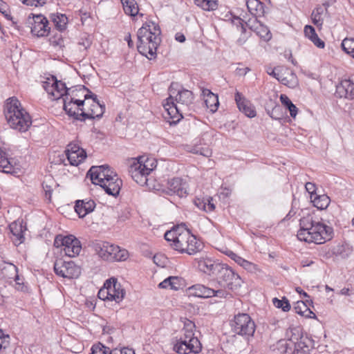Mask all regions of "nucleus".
<instances>
[{
  "instance_id": "obj_60",
  "label": "nucleus",
  "mask_w": 354,
  "mask_h": 354,
  "mask_svg": "<svg viewBox=\"0 0 354 354\" xmlns=\"http://www.w3.org/2000/svg\"><path fill=\"white\" fill-rule=\"evenodd\" d=\"M305 187L306 191L310 194V198H313V196L317 194L315 193V185L314 183L310 182L306 183Z\"/></svg>"
},
{
  "instance_id": "obj_8",
  "label": "nucleus",
  "mask_w": 354,
  "mask_h": 354,
  "mask_svg": "<svg viewBox=\"0 0 354 354\" xmlns=\"http://www.w3.org/2000/svg\"><path fill=\"white\" fill-rule=\"evenodd\" d=\"M183 225L182 231L176 238L175 243H171V247L180 253H187L189 255L196 254L203 248L202 243L192 234L189 230Z\"/></svg>"
},
{
  "instance_id": "obj_43",
  "label": "nucleus",
  "mask_w": 354,
  "mask_h": 354,
  "mask_svg": "<svg viewBox=\"0 0 354 354\" xmlns=\"http://www.w3.org/2000/svg\"><path fill=\"white\" fill-rule=\"evenodd\" d=\"M183 225H178L174 227L171 230L167 231L165 234V240L169 242H171V243H175L176 238H178V234H180L182 231Z\"/></svg>"
},
{
  "instance_id": "obj_63",
  "label": "nucleus",
  "mask_w": 354,
  "mask_h": 354,
  "mask_svg": "<svg viewBox=\"0 0 354 354\" xmlns=\"http://www.w3.org/2000/svg\"><path fill=\"white\" fill-rule=\"evenodd\" d=\"M227 255L230 257L232 260H234L236 263L239 264L241 261L243 259L242 257H239L236 253L233 252L232 251H229L227 253Z\"/></svg>"
},
{
  "instance_id": "obj_17",
  "label": "nucleus",
  "mask_w": 354,
  "mask_h": 354,
  "mask_svg": "<svg viewBox=\"0 0 354 354\" xmlns=\"http://www.w3.org/2000/svg\"><path fill=\"white\" fill-rule=\"evenodd\" d=\"M104 109V106L99 101H93L90 104V107L82 110L81 115L84 118V121L86 119H100L102 117Z\"/></svg>"
},
{
  "instance_id": "obj_18",
  "label": "nucleus",
  "mask_w": 354,
  "mask_h": 354,
  "mask_svg": "<svg viewBox=\"0 0 354 354\" xmlns=\"http://www.w3.org/2000/svg\"><path fill=\"white\" fill-rule=\"evenodd\" d=\"M195 263L197 264L198 270L207 274H214L216 270L218 268L220 263H216L210 258L207 257H201L195 259Z\"/></svg>"
},
{
  "instance_id": "obj_3",
  "label": "nucleus",
  "mask_w": 354,
  "mask_h": 354,
  "mask_svg": "<svg viewBox=\"0 0 354 354\" xmlns=\"http://www.w3.org/2000/svg\"><path fill=\"white\" fill-rule=\"evenodd\" d=\"M160 34V27L156 23L149 21L144 24L137 33L138 52L148 59L155 57L161 41Z\"/></svg>"
},
{
  "instance_id": "obj_34",
  "label": "nucleus",
  "mask_w": 354,
  "mask_h": 354,
  "mask_svg": "<svg viewBox=\"0 0 354 354\" xmlns=\"http://www.w3.org/2000/svg\"><path fill=\"white\" fill-rule=\"evenodd\" d=\"M50 19L58 30L63 31L66 28L68 18L66 15L58 12L51 13Z\"/></svg>"
},
{
  "instance_id": "obj_42",
  "label": "nucleus",
  "mask_w": 354,
  "mask_h": 354,
  "mask_svg": "<svg viewBox=\"0 0 354 354\" xmlns=\"http://www.w3.org/2000/svg\"><path fill=\"white\" fill-rule=\"evenodd\" d=\"M254 32H255L257 35L264 41H269L272 38V35L269 28L261 22L257 24V27H255Z\"/></svg>"
},
{
  "instance_id": "obj_12",
  "label": "nucleus",
  "mask_w": 354,
  "mask_h": 354,
  "mask_svg": "<svg viewBox=\"0 0 354 354\" xmlns=\"http://www.w3.org/2000/svg\"><path fill=\"white\" fill-rule=\"evenodd\" d=\"M192 294L198 297L209 298L212 297H216L218 298H227L231 295L230 292L224 289H216L214 286V288L206 287L201 284H196L190 288Z\"/></svg>"
},
{
  "instance_id": "obj_7",
  "label": "nucleus",
  "mask_w": 354,
  "mask_h": 354,
  "mask_svg": "<svg viewBox=\"0 0 354 354\" xmlns=\"http://www.w3.org/2000/svg\"><path fill=\"white\" fill-rule=\"evenodd\" d=\"M216 282L214 286L216 289L229 290H236L241 286V279L227 264L221 263L214 274Z\"/></svg>"
},
{
  "instance_id": "obj_53",
  "label": "nucleus",
  "mask_w": 354,
  "mask_h": 354,
  "mask_svg": "<svg viewBox=\"0 0 354 354\" xmlns=\"http://www.w3.org/2000/svg\"><path fill=\"white\" fill-rule=\"evenodd\" d=\"M110 295H111V294L109 292L108 288H107L106 286L104 283V287L102 288L99 290L97 296H98L99 299H100L102 300H109V301H111Z\"/></svg>"
},
{
  "instance_id": "obj_28",
  "label": "nucleus",
  "mask_w": 354,
  "mask_h": 354,
  "mask_svg": "<svg viewBox=\"0 0 354 354\" xmlns=\"http://www.w3.org/2000/svg\"><path fill=\"white\" fill-rule=\"evenodd\" d=\"M187 340L176 339L174 345V350L179 354L198 353L201 350H196Z\"/></svg>"
},
{
  "instance_id": "obj_49",
  "label": "nucleus",
  "mask_w": 354,
  "mask_h": 354,
  "mask_svg": "<svg viewBox=\"0 0 354 354\" xmlns=\"http://www.w3.org/2000/svg\"><path fill=\"white\" fill-rule=\"evenodd\" d=\"M228 20H230L232 23L236 26L238 29H240L242 33L245 32V28L244 27L243 20L239 17L234 16L230 14V17Z\"/></svg>"
},
{
  "instance_id": "obj_55",
  "label": "nucleus",
  "mask_w": 354,
  "mask_h": 354,
  "mask_svg": "<svg viewBox=\"0 0 354 354\" xmlns=\"http://www.w3.org/2000/svg\"><path fill=\"white\" fill-rule=\"evenodd\" d=\"M205 7L203 8L204 10L207 11H213L216 10L218 7V3L217 1L214 0H207L206 3H205Z\"/></svg>"
},
{
  "instance_id": "obj_26",
  "label": "nucleus",
  "mask_w": 354,
  "mask_h": 354,
  "mask_svg": "<svg viewBox=\"0 0 354 354\" xmlns=\"http://www.w3.org/2000/svg\"><path fill=\"white\" fill-rule=\"evenodd\" d=\"M283 73L281 75L280 82L290 88L296 87L299 82L296 74L289 68L284 67Z\"/></svg>"
},
{
  "instance_id": "obj_58",
  "label": "nucleus",
  "mask_w": 354,
  "mask_h": 354,
  "mask_svg": "<svg viewBox=\"0 0 354 354\" xmlns=\"http://www.w3.org/2000/svg\"><path fill=\"white\" fill-rule=\"evenodd\" d=\"M260 21L257 20L256 17H253V18L249 19L247 21H245V25L252 31L255 30V27H257V24H259Z\"/></svg>"
},
{
  "instance_id": "obj_57",
  "label": "nucleus",
  "mask_w": 354,
  "mask_h": 354,
  "mask_svg": "<svg viewBox=\"0 0 354 354\" xmlns=\"http://www.w3.org/2000/svg\"><path fill=\"white\" fill-rule=\"evenodd\" d=\"M80 151H84V150L75 143H70L69 145H68L65 152H66V153H72V152L78 153V152H80Z\"/></svg>"
},
{
  "instance_id": "obj_11",
  "label": "nucleus",
  "mask_w": 354,
  "mask_h": 354,
  "mask_svg": "<svg viewBox=\"0 0 354 354\" xmlns=\"http://www.w3.org/2000/svg\"><path fill=\"white\" fill-rule=\"evenodd\" d=\"M55 274L64 278H77L81 274V268L72 261H66L61 259L55 261L54 263Z\"/></svg>"
},
{
  "instance_id": "obj_48",
  "label": "nucleus",
  "mask_w": 354,
  "mask_h": 354,
  "mask_svg": "<svg viewBox=\"0 0 354 354\" xmlns=\"http://www.w3.org/2000/svg\"><path fill=\"white\" fill-rule=\"evenodd\" d=\"M0 171L6 174H12L14 168L7 158L0 157Z\"/></svg>"
},
{
  "instance_id": "obj_56",
  "label": "nucleus",
  "mask_w": 354,
  "mask_h": 354,
  "mask_svg": "<svg viewBox=\"0 0 354 354\" xmlns=\"http://www.w3.org/2000/svg\"><path fill=\"white\" fill-rule=\"evenodd\" d=\"M241 266H242L243 268H245V270H248L250 272L256 269V265L243 259L240 263L239 264Z\"/></svg>"
},
{
  "instance_id": "obj_35",
  "label": "nucleus",
  "mask_w": 354,
  "mask_h": 354,
  "mask_svg": "<svg viewBox=\"0 0 354 354\" xmlns=\"http://www.w3.org/2000/svg\"><path fill=\"white\" fill-rule=\"evenodd\" d=\"M352 252L353 248L348 244L337 245L332 249L333 255L343 259L348 258L352 254Z\"/></svg>"
},
{
  "instance_id": "obj_13",
  "label": "nucleus",
  "mask_w": 354,
  "mask_h": 354,
  "mask_svg": "<svg viewBox=\"0 0 354 354\" xmlns=\"http://www.w3.org/2000/svg\"><path fill=\"white\" fill-rule=\"evenodd\" d=\"M31 32L38 37L47 36L50 32V27L46 17L42 15H34Z\"/></svg>"
},
{
  "instance_id": "obj_4",
  "label": "nucleus",
  "mask_w": 354,
  "mask_h": 354,
  "mask_svg": "<svg viewBox=\"0 0 354 354\" xmlns=\"http://www.w3.org/2000/svg\"><path fill=\"white\" fill-rule=\"evenodd\" d=\"M93 184L98 185L109 195L117 196L122 187V180L108 165L93 166L88 173Z\"/></svg>"
},
{
  "instance_id": "obj_39",
  "label": "nucleus",
  "mask_w": 354,
  "mask_h": 354,
  "mask_svg": "<svg viewBox=\"0 0 354 354\" xmlns=\"http://www.w3.org/2000/svg\"><path fill=\"white\" fill-rule=\"evenodd\" d=\"M115 248L113 249L111 252L112 258L110 259L109 261H125L129 257V252L125 249H122L119 246L113 245Z\"/></svg>"
},
{
  "instance_id": "obj_45",
  "label": "nucleus",
  "mask_w": 354,
  "mask_h": 354,
  "mask_svg": "<svg viewBox=\"0 0 354 354\" xmlns=\"http://www.w3.org/2000/svg\"><path fill=\"white\" fill-rule=\"evenodd\" d=\"M324 9L321 6H319L313 10L311 14L313 23L318 27L322 26L323 24V19L322 18V15Z\"/></svg>"
},
{
  "instance_id": "obj_38",
  "label": "nucleus",
  "mask_w": 354,
  "mask_h": 354,
  "mask_svg": "<svg viewBox=\"0 0 354 354\" xmlns=\"http://www.w3.org/2000/svg\"><path fill=\"white\" fill-rule=\"evenodd\" d=\"M311 201L313 203L314 206L320 209H326L330 202V198L326 194H315L313 198H311Z\"/></svg>"
},
{
  "instance_id": "obj_37",
  "label": "nucleus",
  "mask_w": 354,
  "mask_h": 354,
  "mask_svg": "<svg viewBox=\"0 0 354 354\" xmlns=\"http://www.w3.org/2000/svg\"><path fill=\"white\" fill-rule=\"evenodd\" d=\"M124 12L131 17L138 14L139 9L135 0H121Z\"/></svg>"
},
{
  "instance_id": "obj_52",
  "label": "nucleus",
  "mask_w": 354,
  "mask_h": 354,
  "mask_svg": "<svg viewBox=\"0 0 354 354\" xmlns=\"http://www.w3.org/2000/svg\"><path fill=\"white\" fill-rule=\"evenodd\" d=\"M52 80H57V78L55 76L52 75L51 77H48L46 80L43 83L44 88L49 95H50L51 93H53V90L55 89L54 84H52Z\"/></svg>"
},
{
  "instance_id": "obj_30",
  "label": "nucleus",
  "mask_w": 354,
  "mask_h": 354,
  "mask_svg": "<svg viewBox=\"0 0 354 354\" xmlns=\"http://www.w3.org/2000/svg\"><path fill=\"white\" fill-rule=\"evenodd\" d=\"M183 286V280L178 277L171 276L163 280L159 283L158 286L161 288H169L171 290H179Z\"/></svg>"
},
{
  "instance_id": "obj_25",
  "label": "nucleus",
  "mask_w": 354,
  "mask_h": 354,
  "mask_svg": "<svg viewBox=\"0 0 354 354\" xmlns=\"http://www.w3.org/2000/svg\"><path fill=\"white\" fill-rule=\"evenodd\" d=\"M9 227L12 235L16 238L15 240L16 243H21L24 240V232L26 230L23 225V221H14L10 224Z\"/></svg>"
},
{
  "instance_id": "obj_16",
  "label": "nucleus",
  "mask_w": 354,
  "mask_h": 354,
  "mask_svg": "<svg viewBox=\"0 0 354 354\" xmlns=\"http://www.w3.org/2000/svg\"><path fill=\"white\" fill-rule=\"evenodd\" d=\"M235 101L240 111L243 113L248 118H254L256 116V111L251 102L248 100L239 91L235 93Z\"/></svg>"
},
{
  "instance_id": "obj_61",
  "label": "nucleus",
  "mask_w": 354,
  "mask_h": 354,
  "mask_svg": "<svg viewBox=\"0 0 354 354\" xmlns=\"http://www.w3.org/2000/svg\"><path fill=\"white\" fill-rule=\"evenodd\" d=\"M193 153H199L201 155H203L204 156L208 157L211 155L212 152L210 150L207 148H200V149H193Z\"/></svg>"
},
{
  "instance_id": "obj_33",
  "label": "nucleus",
  "mask_w": 354,
  "mask_h": 354,
  "mask_svg": "<svg viewBox=\"0 0 354 354\" xmlns=\"http://www.w3.org/2000/svg\"><path fill=\"white\" fill-rule=\"evenodd\" d=\"M1 270L3 275L8 279H13L16 282L19 280L18 275V268L11 263L3 262L1 265Z\"/></svg>"
},
{
  "instance_id": "obj_2",
  "label": "nucleus",
  "mask_w": 354,
  "mask_h": 354,
  "mask_svg": "<svg viewBox=\"0 0 354 354\" xmlns=\"http://www.w3.org/2000/svg\"><path fill=\"white\" fill-rule=\"evenodd\" d=\"M169 97L163 103V106L171 118L177 115L183 118V114L189 110L193 104L194 95L191 91L183 88L178 83L172 82L169 88Z\"/></svg>"
},
{
  "instance_id": "obj_32",
  "label": "nucleus",
  "mask_w": 354,
  "mask_h": 354,
  "mask_svg": "<svg viewBox=\"0 0 354 354\" xmlns=\"http://www.w3.org/2000/svg\"><path fill=\"white\" fill-rule=\"evenodd\" d=\"M304 35L308 39H309L315 46L319 48H324L325 43L322 40L315 32V28L310 25H306L304 27Z\"/></svg>"
},
{
  "instance_id": "obj_24",
  "label": "nucleus",
  "mask_w": 354,
  "mask_h": 354,
  "mask_svg": "<svg viewBox=\"0 0 354 354\" xmlns=\"http://www.w3.org/2000/svg\"><path fill=\"white\" fill-rule=\"evenodd\" d=\"M64 101V110L66 111L67 115L70 117H73L76 120L84 121V118L81 115V113H79L77 111V106L73 102V97L71 96H66L63 98Z\"/></svg>"
},
{
  "instance_id": "obj_21",
  "label": "nucleus",
  "mask_w": 354,
  "mask_h": 354,
  "mask_svg": "<svg viewBox=\"0 0 354 354\" xmlns=\"http://www.w3.org/2000/svg\"><path fill=\"white\" fill-rule=\"evenodd\" d=\"M168 194H176L179 197H183L187 195L186 183H183L179 178H174L168 181L167 183Z\"/></svg>"
},
{
  "instance_id": "obj_27",
  "label": "nucleus",
  "mask_w": 354,
  "mask_h": 354,
  "mask_svg": "<svg viewBox=\"0 0 354 354\" xmlns=\"http://www.w3.org/2000/svg\"><path fill=\"white\" fill-rule=\"evenodd\" d=\"M53 83L54 84L55 89L53 90V93H51L50 95L53 97V100H59L61 97H66V96H69L68 88L66 86V84L57 80H52Z\"/></svg>"
},
{
  "instance_id": "obj_14",
  "label": "nucleus",
  "mask_w": 354,
  "mask_h": 354,
  "mask_svg": "<svg viewBox=\"0 0 354 354\" xmlns=\"http://www.w3.org/2000/svg\"><path fill=\"white\" fill-rule=\"evenodd\" d=\"M336 94L339 97L348 100L354 99V75L348 79L342 80L336 86Z\"/></svg>"
},
{
  "instance_id": "obj_62",
  "label": "nucleus",
  "mask_w": 354,
  "mask_h": 354,
  "mask_svg": "<svg viewBox=\"0 0 354 354\" xmlns=\"http://www.w3.org/2000/svg\"><path fill=\"white\" fill-rule=\"evenodd\" d=\"M85 100H75L73 98V102L75 103V106H77L75 109H77V111H80L82 112V109H86V108L84 107L85 104Z\"/></svg>"
},
{
  "instance_id": "obj_36",
  "label": "nucleus",
  "mask_w": 354,
  "mask_h": 354,
  "mask_svg": "<svg viewBox=\"0 0 354 354\" xmlns=\"http://www.w3.org/2000/svg\"><path fill=\"white\" fill-rule=\"evenodd\" d=\"M133 161H139L141 166L140 169H142L141 170L142 172H145L147 175H149L156 167L154 159H150L145 158V156H140L138 158L133 159Z\"/></svg>"
},
{
  "instance_id": "obj_5",
  "label": "nucleus",
  "mask_w": 354,
  "mask_h": 354,
  "mask_svg": "<svg viewBox=\"0 0 354 354\" xmlns=\"http://www.w3.org/2000/svg\"><path fill=\"white\" fill-rule=\"evenodd\" d=\"M6 109L5 115L10 127L19 131H26L32 121L19 100L14 97L8 99Z\"/></svg>"
},
{
  "instance_id": "obj_31",
  "label": "nucleus",
  "mask_w": 354,
  "mask_h": 354,
  "mask_svg": "<svg viewBox=\"0 0 354 354\" xmlns=\"http://www.w3.org/2000/svg\"><path fill=\"white\" fill-rule=\"evenodd\" d=\"M246 6L252 17L258 18L263 15L264 6L259 0H246Z\"/></svg>"
},
{
  "instance_id": "obj_9",
  "label": "nucleus",
  "mask_w": 354,
  "mask_h": 354,
  "mask_svg": "<svg viewBox=\"0 0 354 354\" xmlns=\"http://www.w3.org/2000/svg\"><path fill=\"white\" fill-rule=\"evenodd\" d=\"M54 245L56 248L63 247L62 250L65 255L68 257H75L80 254L82 250L80 241L73 235L56 236Z\"/></svg>"
},
{
  "instance_id": "obj_41",
  "label": "nucleus",
  "mask_w": 354,
  "mask_h": 354,
  "mask_svg": "<svg viewBox=\"0 0 354 354\" xmlns=\"http://www.w3.org/2000/svg\"><path fill=\"white\" fill-rule=\"evenodd\" d=\"M118 350L111 351L109 347L105 346L101 343L94 344L91 348V354H118Z\"/></svg>"
},
{
  "instance_id": "obj_23",
  "label": "nucleus",
  "mask_w": 354,
  "mask_h": 354,
  "mask_svg": "<svg viewBox=\"0 0 354 354\" xmlns=\"http://www.w3.org/2000/svg\"><path fill=\"white\" fill-rule=\"evenodd\" d=\"M193 327H194V324L191 321H189L188 323H186L185 328H183L184 333L183 336H181L178 339H186L189 342H191V345L193 348H194L196 350H201V344L198 338L194 337V333L192 331Z\"/></svg>"
},
{
  "instance_id": "obj_40",
  "label": "nucleus",
  "mask_w": 354,
  "mask_h": 354,
  "mask_svg": "<svg viewBox=\"0 0 354 354\" xmlns=\"http://www.w3.org/2000/svg\"><path fill=\"white\" fill-rule=\"evenodd\" d=\"M66 155L70 164L74 166L78 165L86 158L85 151H80L78 153H67Z\"/></svg>"
},
{
  "instance_id": "obj_47",
  "label": "nucleus",
  "mask_w": 354,
  "mask_h": 354,
  "mask_svg": "<svg viewBox=\"0 0 354 354\" xmlns=\"http://www.w3.org/2000/svg\"><path fill=\"white\" fill-rule=\"evenodd\" d=\"M272 302L275 307L281 308L284 312H288L290 309L289 301L286 297H283L282 299L274 298Z\"/></svg>"
},
{
  "instance_id": "obj_46",
  "label": "nucleus",
  "mask_w": 354,
  "mask_h": 354,
  "mask_svg": "<svg viewBox=\"0 0 354 354\" xmlns=\"http://www.w3.org/2000/svg\"><path fill=\"white\" fill-rule=\"evenodd\" d=\"M294 309L295 313L299 315H304V313L308 311L309 314L313 315V317H316L315 314L308 308L305 301H299L296 302Z\"/></svg>"
},
{
  "instance_id": "obj_59",
  "label": "nucleus",
  "mask_w": 354,
  "mask_h": 354,
  "mask_svg": "<svg viewBox=\"0 0 354 354\" xmlns=\"http://www.w3.org/2000/svg\"><path fill=\"white\" fill-rule=\"evenodd\" d=\"M281 107L279 105L275 106L270 113V117L274 120H280L281 116L279 114V113L281 111Z\"/></svg>"
},
{
  "instance_id": "obj_22",
  "label": "nucleus",
  "mask_w": 354,
  "mask_h": 354,
  "mask_svg": "<svg viewBox=\"0 0 354 354\" xmlns=\"http://www.w3.org/2000/svg\"><path fill=\"white\" fill-rule=\"evenodd\" d=\"M140 163L139 161H133L131 164L129 172L131 174L132 178L139 185L143 186L147 183V174L145 172H142L140 169Z\"/></svg>"
},
{
  "instance_id": "obj_64",
  "label": "nucleus",
  "mask_w": 354,
  "mask_h": 354,
  "mask_svg": "<svg viewBox=\"0 0 354 354\" xmlns=\"http://www.w3.org/2000/svg\"><path fill=\"white\" fill-rule=\"evenodd\" d=\"M161 259H164V257L162 254H156L153 257V262L158 266L164 267L165 262H162Z\"/></svg>"
},
{
  "instance_id": "obj_19",
  "label": "nucleus",
  "mask_w": 354,
  "mask_h": 354,
  "mask_svg": "<svg viewBox=\"0 0 354 354\" xmlns=\"http://www.w3.org/2000/svg\"><path fill=\"white\" fill-rule=\"evenodd\" d=\"M93 248L101 259L109 261L112 258L111 252L115 248L113 244L101 241L93 243Z\"/></svg>"
},
{
  "instance_id": "obj_1",
  "label": "nucleus",
  "mask_w": 354,
  "mask_h": 354,
  "mask_svg": "<svg viewBox=\"0 0 354 354\" xmlns=\"http://www.w3.org/2000/svg\"><path fill=\"white\" fill-rule=\"evenodd\" d=\"M299 225L297 236L300 241L322 244L333 237V228L321 221H315L310 214L302 217Z\"/></svg>"
},
{
  "instance_id": "obj_20",
  "label": "nucleus",
  "mask_w": 354,
  "mask_h": 354,
  "mask_svg": "<svg viewBox=\"0 0 354 354\" xmlns=\"http://www.w3.org/2000/svg\"><path fill=\"white\" fill-rule=\"evenodd\" d=\"M95 201L91 199L77 200L75 202V210L80 218H84L95 209Z\"/></svg>"
},
{
  "instance_id": "obj_10",
  "label": "nucleus",
  "mask_w": 354,
  "mask_h": 354,
  "mask_svg": "<svg viewBox=\"0 0 354 354\" xmlns=\"http://www.w3.org/2000/svg\"><path fill=\"white\" fill-rule=\"evenodd\" d=\"M232 328L239 335L250 337L254 335L256 326L249 315L239 313L234 316Z\"/></svg>"
},
{
  "instance_id": "obj_6",
  "label": "nucleus",
  "mask_w": 354,
  "mask_h": 354,
  "mask_svg": "<svg viewBox=\"0 0 354 354\" xmlns=\"http://www.w3.org/2000/svg\"><path fill=\"white\" fill-rule=\"evenodd\" d=\"M288 340H280L278 345L281 347H284L283 352L288 353V350H292V346H294V351L297 354H308L310 348L313 346L312 340L307 336H304L299 328H290L287 332Z\"/></svg>"
},
{
  "instance_id": "obj_54",
  "label": "nucleus",
  "mask_w": 354,
  "mask_h": 354,
  "mask_svg": "<svg viewBox=\"0 0 354 354\" xmlns=\"http://www.w3.org/2000/svg\"><path fill=\"white\" fill-rule=\"evenodd\" d=\"M10 337L8 335H5L2 329H0V350L7 348L9 344L8 341H6V339H9Z\"/></svg>"
},
{
  "instance_id": "obj_44",
  "label": "nucleus",
  "mask_w": 354,
  "mask_h": 354,
  "mask_svg": "<svg viewBox=\"0 0 354 354\" xmlns=\"http://www.w3.org/2000/svg\"><path fill=\"white\" fill-rule=\"evenodd\" d=\"M342 50L354 58V38H345L342 42Z\"/></svg>"
},
{
  "instance_id": "obj_50",
  "label": "nucleus",
  "mask_w": 354,
  "mask_h": 354,
  "mask_svg": "<svg viewBox=\"0 0 354 354\" xmlns=\"http://www.w3.org/2000/svg\"><path fill=\"white\" fill-rule=\"evenodd\" d=\"M0 12L4 15V17L11 22L12 25L16 24V22L13 20L12 17L8 11V6L5 2L0 0Z\"/></svg>"
},
{
  "instance_id": "obj_15",
  "label": "nucleus",
  "mask_w": 354,
  "mask_h": 354,
  "mask_svg": "<svg viewBox=\"0 0 354 354\" xmlns=\"http://www.w3.org/2000/svg\"><path fill=\"white\" fill-rule=\"evenodd\" d=\"M109 292L111 294V301H115L116 303L120 302L125 295V290L122 288L120 283L115 278L108 279L105 282Z\"/></svg>"
},
{
  "instance_id": "obj_29",
  "label": "nucleus",
  "mask_w": 354,
  "mask_h": 354,
  "mask_svg": "<svg viewBox=\"0 0 354 354\" xmlns=\"http://www.w3.org/2000/svg\"><path fill=\"white\" fill-rule=\"evenodd\" d=\"M203 95L205 98L204 101L206 106L212 112L216 111L219 104L218 95L207 88L203 90Z\"/></svg>"
},
{
  "instance_id": "obj_51",
  "label": "nucleus",
  "mask_w": 354,
  "mask_h": 354,
  "mask_svg": "<svg viewBox=\"0 0 354 354\" xmlns=\"http://www.w3.org/2000/svg\"><path fill=\"white\" fill-rule=\"evenodd\" d=\"M283 68H284L283 66L277 67L274 68H268L266 71L268 75L274 77L278 81H280L281 75L283 73Z\"/></svg>"
}]
</instances>
